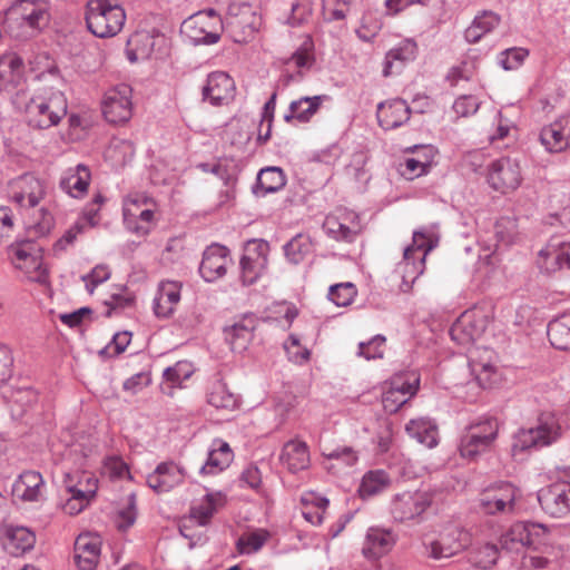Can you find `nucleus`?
<instances>
[{"instance_id":"obj_28","label":"nucleus","mask_w":570,"mask_h":570,"mask_svg":"<svg viewBox=\"0 0 570 570\" xmlns=\"http://www.w3.org/2000/svg\"><path fill=\"white\" fill-rule=\"evenodd\" d=\"M397 534L390 529L371 527L367 530L362 552L368 559H377L392 550Z\"/></svg>"},{"instance_id":"obj_21","label":"nucleus","mask_w":570,"mask_h":570,"mask_svg":"<svg viewBox=\"0 0 570 570\" xmlns=\"http://www.w3.org/2000/svg\"><path fill=\"white\" fill-rule=\"evenodd\" d=\"M214 17V10H209L208 13L198 12L183 22L181 32L194 45H214L220 38L218 32L207 29L209 20Z\"/></svg>"},{"instance_id":"obj_6","label":"nucleus","mask_w":570,"mask_h":570,"mask_svg":"<svg viewBox=\"0 0 570 570\" xmlns=\"http://www.w3.org/2000/svg\"><path fill=\"white\" fill-rule=\"evenodd\" d=\"M561 435V426L557 417L551 413H542L537 424L530 429L520 430L513 442V450H531L548 446Z\"/></svg>"},{"instance_id":"obj_43","label":"nucleus","mask_w":570,"mask_h":570,"mask_svg":"<svg viewBox=\"0 0 570 570\" xmlns=\"http://www.w3.org/2000/svg\"><path fill=\"white\" fill-rule=\"evenodd\" d=\"M313 249L314 245L312 238L309 235L303 233L295 235L283 246L287 262L293 265L301 264L312 254Z\"/></svg>"},{"instance_id":"obj_36","label":"nucleus","mask_w":570,"mask_h":570,"mask_svg":"<svg viewBox=\"0 0 570 570\" xmlns=\"http://www.w3.org/2000/svg\"><path fill=\"white\" fill-rule=\"evenodd\" d=\"M326 95H317L313 97H301L289 104L288 111L284 115V120L291 122H308L312 117L320 110L322 102L327 100Z\"/></svg>"},{"instance_id":"obj_57","label":"nucleus","mask_w":570,"mask_h":570,"mask_svg":"<svg viewBox=\"0 0 570 570\" xmlns=\"http://www.w3.org/2000/svg\"><path fill=\"white\" fill-rule=\"evenodd\" d=\"M284 348L288 360L295 364H304L309 360V350L303 346L299 338L294 334H291L288 340L284 343Z\"/></svg>"},{"instance_id":"obj_13","label":"nucleus","mask_w":570,"mask_h":570,"mask_svg":"<svg viewBox=\"0 0 570 570\" xmlns=\"http://www.w3.org/2000/svg\"><path fill=\"white\" fill-rule=\"evenodd\" d=\"M268 243L252 239L244 247L240 258V278L244 285L254 284L267 267Z\"/></svg>"},{"instance_id":"obj_49","label":"nucleus","mask_w":570,"mask_h":570,"mask_svg":"<svg viewBox=\"0 0 570 570\" xmlns=\"http://www.w3.org/2000/svg\"><path fill=\"white\" fill-rule=\"evenodd\" d=\"M421 150L424 151V160L409 157L401 165V174L406 179H414L429 171L433 161L434 149L431 146H423Z\"/></svg>"},{"instance_id":"obj_41","label":"nucleus","mask_w":570,"mask_h":570,"mask_svg":"<svg viewBox=\"0 0 570 570\" xmlns=\"http://www.w3.org/2000/svg\"><path fill=\"white\" fill-rule=\"evenodd\" d=\"M65 487L68 493L94 499L98 490V479L89 472L77 471L66 474Z\"/></svg>"},{"instance_id":"obj_54","label":"nucleus","mask_w":570,"mask_h":570,"mask_svg":"<svg viewBox=\"0 0 570 570\" xmlns=\"http://www.w3.org/2000/svg\"><path fill=\"white\" fill-rule=\"evenodd\" d=\"M357 295L356 286L351 283H340L332 285L328 289L327 297L332 301L336 306L345 307L353 303Z\"/></svg>"},{"instance_id":"obj_61","label":"nucleus","mask_w":570,"mask_h":570,"mask_svg":"<svg viewBox=\"0 0 570 570\" xmlns=\"http://www.w3.org/2000/svg\"><path fill=\"white\" fill-rule=\"evenodd\" d=\"M386 342L385 336L377 334L372 337L368 342H361L358 344V355L366 360L382 358L384 354V344Z\"/></svg>"},{"instance_id":"obj_44","label":"nucleus","mask_w":570,"mask_h":570,"mask_svg":"<svg viewBox=\"0 0 570 570\" xmlns=\"http://www.w3.org/2000/svg\"><path fill=\"white\" fill-rule=\"evenodd\" d=\"M547 334L551 345L558 350L570 348V313L552 320L548 324Z\"/></svg>"},{"instance_id":"obj_12","label":"nucleus","mask_w":570,"mask_h":570,"mask_svg":"<svg viewBox=\"0 0 570 570\" xmlns=\"http://www.w3.org/2000/svg\"><path fill=\"white\" fill-rule=\"evenodd\" d=\"M132 89L127 83L109 88L101 102L105 119L115 125L125 124L132 116Z\"/></svg>"},{"instance_id":"obj_10","label":"nucleus","mask_w":570,"mask_h":570,"mask_svg":"<svg viewBox=\"0 0 570 570\" xmlns=\"http://www.w3.org/2000/svg\"><path fill=\"white\" fill-rule=\"evenodd\" d=\"M489 324V316L482 308L473 307L463 312L450 328L452 341L470 346L479 340Z\"/></svg>"},{"instance_id":"obj_63","label":"nucleus","mask_w":570,"mask_h":570,"mask_svg":"<svg viewBox=\"0 0 570 570\" xmlns=\"http://www.w3.org/2000/svg\"><path fill=\"white\" fill-rule=\"evenodd\" d=\"M529 52L523 48H510L500 53L499 63L504 70L519 68Z\"/></svg>"},{"instance_id":"obj_42","label":"nucleus","mask_w":570,"mask_h":570,"mask_svg":"<svg viewBox=\"0 0 570 570\" xmlns=\"http://www.w3.org/2000/svg\"><path fill=\"white\" fill-rule=\"evenodd\" d=\"M405 430L412 439L428 448L438 444V428L430 419H413L406 424Z\"/></svg>"},{"instance_id":"obj_39","label":"nucleus","mask_w":570,"mask_h":570,"mask_svg":"<svg viewBox=\"0 0 570 570\" xmlns=\"http://www.w3.org/2000/svg\"><path fill=\"white\" fill-rule=\"evenodd\" d=\"M501 22V17L491 10L476 14L464 31V38L470 43H476L485 35L492 32Z\"/></svg>"},{"instance_id":"obj_47","label":"nucleus","mask_w":570,"mask_h":570,"mask_svg":"<svg viewBox=\"0 0 570 570\" xmlns=\"http://www.w3.org/2000/svg\"><path fill=\"white\" fill-rule=\"evenodd\" d=\"M537 265L542 273L554 274L562 271L559 239L552 238L539 250Z\"/></svg>"},{"instance_id":"obj_25","label":"nucleus","mask_w":570,"mask_h":570,"mask_svg":"<svg viewBox=\"0 0 570 570\" xmlns=\"http://www.w3.org/2000/svg\"><path fill=\"white\" fill-rule=\"evenodd\" d=\"M181 298V284L175 281H163L158 284L153 301V311L158 318H169L176 311Z\"/></svg>"},{"instance_id":"obj_50","label":"nucleus","mask_w":570,"mask_h":570,"mask_svg":"<svg viewBox=\"0 0 570 570\" xmlns=\"http://www.w3.org/2000/svg\"><path fill=\"white\" fill-rule=\"evenodd\" d=\"M499 559V548L492 543L473 547L468 554L469 562L479 569H490Z\"/></svg>"},{"instance_id":"obj_30","label":"nucleus","mask_w":570,"mask_h":570,"mask_svg":"<svg viewBox=\"0 0 570 570\" xmlns=\"http://www.w3.org/2000/svg\"><path fill=\"white\" fill-rule=\"evenodd\" d=\"M45 481L37 471H24L12 485L13 498L23 502H37L43 497Z\"/></svg>"},{"instance_id":"obj_38","label":"nucleus","mask_w":570,"mask_h":570,"mask_svg":"<svg viewBox=\"0 0 570 570\" xmlns=\"http://www.w3.org/2000/svg\"><path fill=\"white\" fill-rule=\"evenodd\" d=\"M207 402L217 410L234 411L239 406V397L233 393L226 382L216 377L207 391Z\"/></svg>"},{"instance_id":"obj_53","label":"nucleus","mask_w":570,"mask_h":570,"mask_svg":"<svg viewBox=\"0 0 570 570\" xmlns=\"http://www.w3.org/2000/svg\"><path fill=\"white\" fill-rule=\"evenodd\" d=\"M303 503L305 504L302 511L304 519L313 525L322 524L328 500L324 497L311 494L309 498H303Z\"/></svg>"},{"instance_id":"obj_37","label":"nucleus","mask_w":570,"mask_h":570,"mask_svg":"<svg viewBox=\"0 0 570 570\" xmlns=\"http://www.w3.org/2000/svg\"><path fill=\"white\" fill-rule=\"evenodd\" d=\"M493 238L483 237L482 243L484 244V248L489 252L495 253L497 249L502 246H509L514 242L517 236V223L513 218L510 217H501L493 225Z\"/></svg>"},{"instance_id":"obj_56","label":"nucleus","mask_w":570,"mask_h":570,"mask_svg":"<svg viewBox=\"0 0 570 570\" xmlns=\"http://www.w3.org/2000/svg\"><path fill=\"white\" fill-rule=\"evenodd\" d=\"M313 47L312 39L306 37L302 46L288 59L287 63L294 65L298 69H309L315 61Z\"/></svg>"},{"instance_id":"obj_59","label":"nucleus","mask_w":570,"mask_h":570,"mask_svg":"<svg viewBox=\"0 0 570 570\" xmlns=\"http://www.w3.org/2000/svg\"><path fill=\"white\" fill-rule=\"evenodd\" d=\"M102 473L110 480H120L130 476L129 468L120 456H108L104 461Z\"/></svg>"},{"instance_id":"obj_64","label":"nucleus","mask_w":570,"mask_h":570,"mask_svg":"<svg viewBox=\"0 0 570 570\" xmlns=\"http://www.w3.org/2000/svg\"><path fill=\"white\" fill-rule=\"evenodd\" d=\"M480 100L473 95H463L453 102V110L460 117L474 115L480 108Z\"/></svg>"},{"instance_id":"obj_24","label":"nucleus","mask_w":570,"mask_h":570,"mask_svg":"<svg viewBox=\"0 0 570 570\" xmlns=\"http://www.w3.org/2000/svg\"><path fill=\"white\" fill-rule=\"evenodd\" d=\"M43 196L45 185L32 174L20 176L13 184L11 198L20 207H35Z\"/></svg>"},{"instance_id":"obj_15","label":"nucleus","mask_w":570,"mask_h":570,"mask_svg":"<svg viewBox=\"0 0 570 570\" xmlns=\"http://www.w3.org/2000/svg\"><path fill=\"white\" fill-rule=\"evenodd\" d=\"M236 95V85L234 79L225 71L210 72L202 88L203 101L212 106L228 105Z\"/></svg>"},{"instance_id":"obj_32","label":"nucleus","mask_w":570,"mask_h":570,"mask_svg":"<svg viewBox=\"0 0 570 570\" xmlns=\"http://www.w3.org/2000/svg\"><path fill=\"white\" fill-rule=\"evenodd\" d=\"M90 179L91 174L89 168L83 164H78L63 171L59 186L69 196L81 198L88 191Z\"/></svg>"},{"instance_id":"obj_17","label":"nucleus","mask_w":570,"mask_h":570,"mask_svg":"<svg viewBox=\"0 0 570 570\" xmlns=\"http://www.w3.org/2000/svg\"><path fill=\"white\" fill-rule=\"evenodd\" d=\"M101 537L94 532L80 533L73 547V560L80 570H95L101 554Z\"/></svg>"},{"instance_id":"obj_8","label":"nucleus","mask_w":570,"mask_h":570,"mask_svg":"<svg viewBox=\"0 0 570 570\" xmlns=\"http://www.w3.org/2000/svg\"><path fill=\"white\" fill-rule=\"evenodd\" d=\"M262 26V17L249 3H232L228 7L226 27L237 43L250 41Z\"/></svg>"},{"instance_id":"obj_9","label":"nucleus","mask_w":570,"mask_h":570,"mask_svg":"<svg viewBox=\"0 0 570 570\" xmlns=\"http://www.w3.org/2000/svg\"><path fill=\"white\" fill-rule=\"evenodd\" d=\"M10 255L16 268L35 283L46 284L48 272L42 265L40 249L32 242H22L10 247Z\"/></svg>"},{"instance_id":"obj_16","label":"nucleus","mask_w":570,"mask_h":570,"mask_svg":"<svg viewBox=\"0 0 570 570\" xmlns=\"http://www.w3.org/2000/svg\"><path fill=\"white\" fill-rule=\"evenodd\" d=\"M541 509L553 518H563L570 513V482H554L538 492Z\"/></svg>"},{"instance_id":"obj_60","label":"nucleus","mask_w":570,"mask_h":570,"mask_svg":"<svg viewBox=\"0 0 570 570\" xmlns=\"http://www.w3.org/2000/svg\"><path fill=\"white\" fill-rule=\"evenodd\" d=\"M313 0H296L292 4L288 23L292 27H298L305 23L312 16Z\"/></svg>"},{"instance_id":"obj_35","label":"nucleus","mask_w":570,"mask_h":570,"mask_svg":"<svg viewBox=\"0 0 570 570\" xmlns=\"http://www.w3.org/2000/svg\"><path fill=\"white\" fill-rule=\"evenodd\" d=\"M234 458L229 444L220 439L213 441L208 451L207 460L202 465L199 473L203 475H215L229 466Z\"/></svg>"},{"instance_id":"obj_58","label":"nucleus","mask_w":570,"mask_h":570,"mask_svg":"<svg viewBox=\"0 0 570 570\" xmlns=\"http://www.w3.org/2000/svg\"><path fill=\"white\" fill-rule=\"evenodd\" d=\"M268 539V532L265 530H259L249 533L248 535L242 537L238 542L237 547L240 553L249 554L257 552L262 549V547L265 544V542Z\"/></svg>"},{"instance_id":"obj_14","label":"nucleus","mask_w":570,"mask_h":570,"mask_svg":"<svg viewBox=\"0 0 570 570\" xmlns=\"http://www.w3.org/2000/svg\"><path fill=\"white\" fill-rule=\"evenodd\" d=\"M522 181L520 165L515 159L502 157L491 163L488 169V183L502 194L515 190Z\"/></svg>"},{"instance_id":"obj_27","label":"nucleus","mask_w":570,"mask_h":570,"mask_svg":"<svg viewBox=\"0 0 570 570\" xmlns=\"http://www.w3.org/2000/svg\"><path fill=\"white\" fill-rule=\"evenodd\" d=\"M568 128H570V117H561L544 126L539 134V140L543 148L552 154L566 150L570 138V132H566Z\"/></svg>"},{"instance_id":"obj_48","label":"nucleus","mask_w":570,"mask_h":570,"mask_svg":"<svg viewBox=\"0 0 570 570\" xmlns=\"http://www.w3.org/2000/svg\"><path fill=\"white\" fill-rule=\"evenodd\" d=\"M22 60L13 55L0 57V91L7 90L10 85H16L21 77Z\"/></svg>"},{"instance_id":"obj_31","label":"nucleus","mask_w":570,"mask_h":570,"mask_svg":"<svg viewBox=\"0 0 570 570\" xmlns=\"http://www.w3.org/2000/svg\"><path fill=\"white\" fill-rule=\"evenodd\" d=\"M416 42L413 39L402 40L386 52L383 65V76L389 77L395 72H400L407 62L416 58Z\"/></svg>"},{"instance_id":"obj_5","label":"nucleus","mask_w":570,"mask_h":570,"mask_svg":"<svg viewBox=\"0 0 570 570\" xmlns=\"http://www.w3.org/2000/svg\"><path fill=\"white\" fill-rule=\"evenodd\" d=\"M522 492L511 482L500 481L488 485L478 497V509L487 515H511Z\"/></svg>"},{"instance_id":"obj_46","label":"nucleus","mask_w":570,"mask_h":570,"mask_svg":"<svg viewBox=\"0 0 570 570\" xmlns=\"http://www.w3.org/2000/svg\"><path fill=\"white\" fill-rule=\"evenodd\" d=\"M391 484V478L384 470H371L361 481L358 493L361 498H370L385 491Z\"/></svg>"},{"instance_id":"obj_45","label":"nucleus","mask_w":570,"mask_h":570,"mask_svg":"<svg viewBox=\"0 0 570 570\" xmlns=\"http://www.w3.org/2000/svg\"><path fill=\"white\" fill-rule=\"evenodd\" d=\"M224 502L225 497L222 492L207 493L198 504L191 508V517L198 524L206 525Z\"/></svg>"},{"instance_id":"obj_62","label":"nucleus","mask_w":570,"mask_h":570,"mask_svg":"<svg viewBox=\"0 0 570 570\" xmlns=\"http://www.w3.org/2000/svg\"><path fill=\"white\" fill-rule=\"evenodd\" d=\"M107 154L109 157L117 158V161L125 164L132 158L135 147L134 144L127 139L115 138L110 141Z\"/></svg>"},{"instance_id":"obj_26","label":"nucleus","mask_w":570,"mask_h":570,"mask_svg":"<svg viewBox=\"0 0 570 570\" xmlns=\"http://www.w3.org/2000/svg\"><path fill=\"white\" fill-rule=\"evenodd\" d=\"M461 532L452 530L440 534L438 538L424 541L426 557L433 560L448 559L459 553L465 543L461 541Z\"/></svg>"},{"instance_id":"obj_34","label":"nucleus","mask_w":570,"mask_h":570,"mask_svg":"<svg viewBox=\"0 0 570 570\" xmlns=\"http://www.w3.org/2000/svg\"><path fill=\"white\" fill-rule=\"evenodd\" d=\"M153 200L144 194H132L124 200L122 216L126 228L138 235L145 236L148 234L146 225L137 224V214L142 212L146 207H151Z\"/></svg>"},{"instance_id":"obj_51","label":"nucleus","mask_w":570,"mask_h":570,"mask_svg":"<svg viewBox=\"0 0 570 570\" xmlns=\"http://www.w3.org/2000/svg\"><path fill=\"white\" fill-rule=\"evenodd\" d=\"M193 374L191 365L188 362H177L175 365L167 367L164 371L165 386L163 390L171 394V390L180 386L181 383L188 380Z\"/></svg>"},{"instance_id":"obj_3","label":"nucleus","mask_w":570,"mask_h":570,"mask_svg":"<svg viewBox=\"0 0 570 570\" xmlns=\"http://www.w3.org/2000/svg\"><path fill=\"white\" fill-rule=\"evenodd\" d=\"M436 226H423L413 232L412 244L404 248L403 261L399 269L403 273V283L410 285L424 272L428 254L438 246Z\"/></svg>"},{"instance_id":"obj_19","label":"nucleus","mask_w":570,"mask_h":570,"mask_svg":"<svg viewBox=\"0 0 570 570\" xmlns=\"http://www.w3.org/2000/svg\"><path fill=\"white\" fill-rule=\"evenodd\" d=\"M323 229L333 239L352 243L361 232L358 216L353 212L326 216Z\"/></svg>"},{"instance_id":"obj_33","label":"nucleus","mask_w":570,"mask_h":570,"mask_svg":"<svg viewBox=\"0 0 570 570\" xmlns=\"http://www.w3.org/2000/svg\"><path fill=\"white\" fill-rule=\"evenodd\" d=\"M279 461L291 473H297L309 466L308 446L299 440L286 442L282 449Z\"/></svg>"},{"instance_id":"obj_7","label":"nucleus","mask_w":570,"mask_h":570,"mask_svg":"<svg viewBox=\"0 0 570 570\" xmlns=\"http://www.w3.org/2000/svg\"><path fill=\"white\" fill-rule=\"evenodd\" d=\"M499 431L497 419L488 417L476 423L470 424L463 432L460 441V454L469 460L475 459L481 453L488 451Z\"/></svg>"},{"instance_id":"obj_40","label":"nucleus","mask_w":570,"mask_h":570,"mask_svg":"<svg viewBox=\"0 0 570 570\" xmlns=\"http://www.w3.org/2000/svg\"><path fill=\"white\" fill-rule=\"evenodd\" d=\"M286 184V175L279 167H266L259 170L253 193L264 197L282 189Z\"/></svg>"},{"instance_id":"obj_20","label":"nucleus","mask_w":570,"mask_h":570,"mask_svg":"<svg viewBox=\"0 0 570 570\" xmlns=\"http://www.w3.org/2000/svg\"><path fill=\"white\" fill-rule=\"evenodd\" d=\"M229 262L228 248L223 245L213 244L203 254L199 274L206 282H215L226 274Z\"/></svg>"},{"instance_id":"obj_52","label":"nucleus","mask_w":570,"mask_h":570,"mask_svg":"<svg viewBox=\"0 0 570 570\" xmlns=\"http://www.w3.org/2000/svg\"><path fill=\"white\" fill-rule=\"evenodd\" d=\"M367 161L368 156L365 151H355L351 157V161L345 166V175L355 183L366 184L371 178L366 169Z\"/></svg>"},{"instance_id":"obj_22","label":"nucleus","mask_w":570,"mask_h":570,"mask_svg":"<svg viewBox=\"0 0 570 570\" xmlns=\"http://www.w3.org/2000/svg\"><path fill=\"white\" fill-rule=\"evenodd\" d=\"M185 479L184 469L174 461L159 463L147 476V485L156 493H166L181 484Z\"/></svg>"},{"instance_id":"obj_4","label":"nucleus","mask_w":570,"mask_h":570,"mask_svg":"<svg viewBox=\"0 0 570 570\" xmlns=\"http://www.w3.org/2000/svg\"><path fill=\"white\" fill-rule=\"evenodd\" d=\"M85 19L88 30L98 38L117 36L126 22L125 9L112 0H89Z\"/></svg>"},{"instance_id":"obj_2","label":"nucleus","mask_w":570,"mask_h":570,"mask_svg":"<svg viewBox=\"0 0 570 570\" xmlns=\"http://www.w3.org/2000/svg\"><path fill=\"white\" fill-rule=\"evenodd\" d=\"M68 102L61 90L43 88L26 106V118L30 127L48 129L57 126L67 115Z\"/></svg>"},{"instance_id":"obj_29","label":"nucleus","mask_w":570,"mask_h":570,"mask_svg":"<svg viewBox=\"0 0 570 570\" xmlns=\"http://www.w3.org/2000/svg\"><path fill=\"white\" fill-rule=\"evenodd\" d=\"M411 109L405 100L392 99L377 106L376 117L384 130H392L409 121Z\"/></svg>"},{"instance_id":"obj_23","label":"nucleus","mask_w":570,"mask_h":570,"mask_svg":"<svg viewBox=\"0 0 570 570\" xmlns=\"http://www.w3.org/2000/svg\"><path fill=\"white\" fill-rule=\"evenodd\" d=\"M0 541L9 554L19 557L35 547L36 534L29 528L10 524L2 528Z\"/></svg>"},{"instance_id":"obj_11","label":"nucleus","mask_w":570,"mask_h":570,"mask_svg":"<svg viewBox=\"0 0 570 570\" xmlns=\"http://www.w3.org/2000/svg\"><path fill=\"white\" fill-rule=\"evenodd\" d=\"M433 494L426 490L405 491L394 495L391 514L397 522L419 519L432 504Z\"/></svg>"},{"instance_id":"obj_55","label":"nucleus","mask_w":570,"mask_h":570,"mask_svg":"<svg viewBox=\"0 0 570 570\" xmlns=\"http://www.w3.org/2000/svg\"><path fill=\"white\" fill-rule=\"evenodd\" d=\"M253 338V327L245 323H236L227 332V340L234 351H243Z\"/></svg>"},{"instance_id":"obj_1","label":"nucleus","mask_w":570,"mask_h":570,"mask_svg":"<svg viewBox=\"0 0 570 570\" xmlns=\"http://www.w3.org/2000/svg\"><path fill=\"white\" fill-rule=\"evenodd\" d=\"M49 10L47 0H17L6 12L7 31L17 39L35 37L48 26Z\"/></svg>"},{"instance_id":"obj_18","label":"nucleus","mask_w":570,"mask_h":570,"mask_svg":"<svg viewBox=\"0 0 570 570\" xmlns=\"http://www.w3.org/2000/svg\"><path fill=\"white\" fill-rule=\"evenodd\" d=\"M420 386V379L416 375L402 381L394 379L391 386L382 395V405L386 413L393 414L414 396Z\"/></svg>"}]
</instances>
